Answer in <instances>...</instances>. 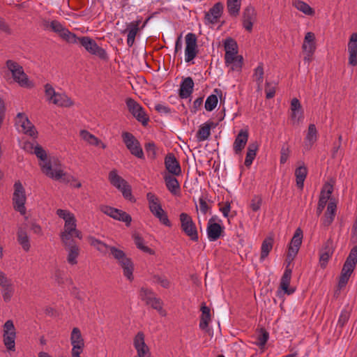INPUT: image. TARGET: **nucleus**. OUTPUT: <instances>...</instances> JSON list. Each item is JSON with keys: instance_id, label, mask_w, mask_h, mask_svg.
Here are the masks:
<instances>
[{"instance_id": "f257e3e1", "label": "nucleus", "mask_w": 357, "mask_h": 357, "mask_svg": "<svg viewBox=\"0 0 357 357\" xmlns=\"http://www.w3.org/2000/svg\"><path fill=\"white\" fill-rule=\"evenodd\" d=\"M40 160L39 165L43 174L49 178L59 181L66 176L61 163L55 158H48L45 150L38 144L33 152Z\"/></svg>"}, {"instance_id": "f03ea898", "label": "nucleus", "mask_w": 357, "mask_h": 357, "mask_svg": "<svg viewBox=\"0 0 357 357\" xmlns=\"http://www.w3.org/2000/svg\"><path fill=\"white\" fill-rule=\"evenodd\" d=\"M56 214L64 220L63 230L60 234L63 243H68L69 241L73 240V237L82 238V234L77 229V220L72 212L59 208L56 210Z\"/></svg>"}, {"instance_id": "7ed1b4c3", "label": "nucleus", "mask_w": 357, "mask_h": 357, "mask_svg": "<svg viewBox=\"0 0 357 357\" xmlns=\"http://www.w3.org/2000/svg\"><path fill=\"white\" fill-rule=\"evenodd\" d=\"M114 259L123 270L124 277L129 281L134 280V264L130 258L128 257L123 250L112 246L107 253Z\"/></svg>"}, {"instance_id": "20e7f679", "label": "nucleus", "mask_w": 357, "mask_h": 357, "mask_svg": "<svg viewBox=\"0 0 357 357\" xmlns=\"http://www.w3.org/2000/svg\"><path fill=\"white\" fill-rule=\"evenodd\" d=\"M70 43L80 44L89 53L95 55L102 60H107L108 55L106 51L98 46L97 43L88 36L77 37L75 34Z\"/></svg>"}, {"instance_id": "39448f33", "label": "nucleus", "mask_w": 357, "mask_h": 357, "mask_svg": "<svg viewBox=\"0 0 357 357\" xmlns=\"http://www.w3.org/2000/svg\"><path fill=\"white\" fill-rule=\"evenodd\" d=\"M6 66L10 71L14 81L17 82L19 86L26 89H31L34 87L35 85L33 82L29 79L26 74L24 73L22 66L18 63L12 60H8L6 61Z\"/></svg>"}, {"instance_id": "423d86ee", "label": "nucleus", "mask_w": 357, "mask_h": 357, "mask_svg": "<svg viewBox=\"0 0 357 357\" xmlns=\"http://www.w3.org/2000/svg\"><path fill=\"white\" fill-rule=\"evenodd\" d=\"M44 89L46 100L49 103L62 107L73 105V101L66 93L56 92L52 84H46Z\"/></svg>"}, {"instance_id": "0eeeda50", "label": "nucleus", "mask_w": 357, "mask_h": 357, "mask_svg": "<svg viewBox=\"0 0 357 357\" xmlns=\"http://www.w3.org/2000/svg\"><path fill=\"white\" fill-rule=\"evenodd\" d=\"M146 199L149 202V208L151 213L159 220L161 224L170 227L171 222L168 218L167 214L162 209L159 199L152 192L146 194Z\"/></svg>"}, {"instance_id": "6e6552de", "label": "nucleus", "mask_w": 357, "mask_h": 357, "mask_svg": "<svg viewBox=\"0 0 357 357\" xmlns=\"http://www.w3.org/2000/svg\"><path fill=\"white\" fill-rule=\"evenodd\" d=\"M108 180L113 186L121 192L125 199L130 201H135L132 195L130 185L125 179L119 175L116 169H112L109 172Z\"/></svg>"}, {"instance_id": "1a4fd4ad", "label": "nucleus", "mask_w": 357, "mask_h": 357, "mask_svg": "<svg viewBox=\"0 0 357 357\" xmlns=\"http://www.w3.org/2000/svg\"><path fill=\"white\" fill-rule=\"evenodd\" d=\"M13 188L14 192L12 198L13 208L21 215H24L26 212L25 207V204L26 202L25 189L20 181L15 182Z\"/></svg>"}, {"instance_id": "9d476101", "label": "nucleus", "mask_w": 357, "mask_h": 357, "mask_svg": "<svg viewBox=\"0 0 357 357\" xmlns=\"http://www.w3.org/2000/svg\"><path fill=\"white\" fill-rule=\"evenodd\" d=\"M181 231L192 241L197 242L199 240L198 230L192 217L186 213L179 215Z\"/></svg>"}, {"instance_id": "9b49d317", "label": "nucleus", "mask_w": 357, "mask_h": 357, "mask_svg": "<svg viewBox=\"0 0 357 357\" xmlns=\"http://www.w3.org/2000/svg\"><path fill=\"white\" fill-rule=\"evenodd\" d=\"M121 137L130 153L139 159H144V154L139 140L130 132H123Z\"/></svg>"}, {"instance_id": "f8f14e48", "label": "nucleus", "mask_w": 357, "mask_h": 357, "mask_svg": "<svg viewBox=\"0 0 357 357\" xmlns=\"http://www.w3.org/2000/svg\"><path fill=\"white\" fill-rule=\"evenodd\" d=\"M70 340L72 345L71 356L81 357L84 348V340L79 328L77 327L73 328Z\"/></svg>"}, {"instance_id": "ddd939ff", "label": "nucleus", "mask_w": 357, "mask_h": 357, "mask_svg": "<svg viewBox=\"0 0 357 357\" xmlns=\"http://www.w3.org/2000/svg\"><path fill=\"white\" fill-rule=\"evenodd\" d=\"M100 211L114 220L125 222L129 226L132 222L131 216L126 212L107 205H100Z\"/></svg>"}, {"instance_id": "4468645a", "label": "nucleus", "mask_w": 357, "mask_h": 357, "mask_svg": "<svg viewBox=\"0 0 357 357\" xmlns=\"http://www.w3.org/2000/svg\"><path fill=\"white\" fill-rule=\"evenodd\" d=\"M126 103L133 116L144 126L146 125L149 119L142 106L131 98H127Z\"/></svg>"}, {"instance_id": "2eb2a0df", "label": "nucleus", "mask_w": 357, "mask_h": 357, "mask_svg": "<svg viewBox=\"0 0 357 357\" xmlns=\"http://www.w3.org/2000/svg\"><path fill=\"white\" fill-rule=\"evenodd\" d=\"M15 124L21 128V131L33 139L38 136V131L34 125L29 121L27 116L24 113H18L16 116Z\"/></svg>"}, {"instance_id": "dca6fc26", "label": "nucleus", "mask_w": 357, "mask_h": 357, "mask_svg": "<svg viewBox=\"0 0 357 357\" xmlns=\"http://www.w3.org/2000/svg\"><path fill=\"white\" fill-rule=\"evenodd\" d=\"M0 289L5 302H9L15 292V288L12 280L0 271Z\"/></svg>"}, {"instance_id": "f3484780", "label": "nucleus", "mask_w": 357, "mask_h": 357, "mask_svg": "<svg viewBox=\"0 0 357 357\" xmlns=\"http://www.w3.org/2000/svg\"><path fill=\"white\" fill-rule=\"evenodd\" d=\"M15 337L16 333L13 322L11 320H8L3 326V342L8 350H15Z\"/></svg>"}, {"instance_id": "a211bd4d", "label": "nucleus", "mask_w": 357, "mask_h": 357, "mask_svg": "<svg viewBox=\"0 0 357 357\" xmlns=\"http://www.w3.org/2000/svg\"><path fill=\"white\" fill-rule=\"evenodd\" d=\"M133 346L137 351L136 357L151 356L149 346L145 342V335L143 332L139 331L133 338Z\"/></svg>"}, {"instance_id": "6ab92c4d", "label": "nucleus", "mask_w": 357, "mask_h": 357, "mask_svg": "<svg viewBox=\"0 0 357 357\" xmlns=\"http://www.w3.org/2000/svg\"><path fill=\"white\" fill-rule=\"evenodd\" d=\"M197 37L195 33H188L185 36V61H192L197 54Z\"/></svg>"}, {"instance_id": "aec40b11", "label": "nucleus", "mask_w": 357, "mask_h": 357, "mask_svg": "<svg viewBox=\"0 0 357 357\" xmlns=\"http://www.w3.org/2000/svg\"><path fill=\"white\" fill-rule=\"evenodd\" d=\"M224 6L220 2L213 5L209 10L205 13L204 20L206 24H215L223 13Z\"/></svg>"}, {"instance_id": "412c9836", "label": "nucleus", "mask_w": 357, "mask_h": 357, "mask_svg": "<svg viewBox=\"0 0 357 357\" xmlns=\"http://www.w3.org/2000/svg\"><path fill=\"white\" fill-rule=\"evenodd\" d=\"M335 250L334 242L331 238L328 239L320 251L319 264L321 268H325L328 260L332 257Z\"/></svg>"}, {"instance_id": "4be33fe9", "label": "nucleus", "mask_w": 357, "mask_h": 357, "mask_svg": "<svg viewBox=\"0 0 357 357\" xmlns=\"http://www.w3.org/2000/svg\"><path fill=\"white\" fill-rule=\"evenodd\" d=\"M224 228L215 222L213 218H210L207 223L206 234L210 241H215L222 236Z\"/></svg>"}, {"instance_id": "5701e85b", "label": "nucleus", "mask_w": 357, "mask_h": 357, "mask_svg": "<svg viewBox=\"0 0 357 357\" xmlns=\"http://www.w3.org/2000/svg\"><path fill=\"white\" fill-rule=\"evenodd\" d=\"M142 22V19L138 18L136 20H134L127 24L126 29L123 31L121 33H128L127 35V45L129 47H131L135 40V37L139 30V25Z\"/></svg>"}, {"instance_id": "b1692460", "label": "nucleus", "mask_w": 357, "mask_h": 357, "mask_svg": "<svg viewBox=\"0 0 357 357\" xmlns=\"http://www.w3.org/2000/svg\"><path fill=\"white\" fill-rule=\"evenodd\" d=\"M303 236V234L302 229L299 227L297 228L289 245L288 258L293 259L297 255L300 246L302 243Z\"/></svg>"}, {"instance_id": "393cba45", "label": "nucleus", "mask_w": 357, "mask_h": 357, "mask_svg": "<svg viewBox=\"0 0 357 357\" xmlns=\"http://www.w3.org/2000/svg\"><path fill=\"white\" fill-rule=\"evenodd\" d=\"M256 17L257 13L254 7L248 6L244 9L243 13V26L246 31H252Z\"/></svg>"}, {"instance_id": "a878e982", "label": "nucleus", "mask_w": 357, "mask_h": 357, "mask_svg": "<svg viewBox=\"0 0 357 357\" xmlns=\"http://www.w3.org/2000/svg\"><path fill=\"white\" fill-rule=\"evenodd\" d=\"M51 31L59 34L60 37L62 38L68 43L73 41L75 33L70 32L68 29L65 28L59 21L52 20L51 21Z\"/></svg>"}, {"instance_id": "bb28decb", "label": "nucleus", "mask_w": 357, "mask_h": 357, "mask_svg": "<svg viewBox=\"0 0 357 357\" xmlns=\"http://www.w3.org/2000/svg\"><path fill=\"white\" fill-rule=\"evenodd\" d=\"M165 165L166 169L172 175L178 176L181 174V168L179 162L173 153H169L165 158Z\"/></svg>"}, {"instance_id": "cd10ccee", "label": "nucleus", "mask_w": 357, "mask_h": 357, "mask_svg": "<svg viewBox=\"0 0 357 357\" xmlns=\"http://www.w3.org/2000/svg\"><path fill=\"white\" fill-rule=\"evenodd\" d=\"M248 137L249 134L248 130L242 129L239 131L233 144L235 154L238 155L241 153L248 142Z\"/></svg>"}, {"instance_id": "c85d7f7f", "label": "nucleus", "mask_w": 357, "mask_h": 357, "mask_svg": "<svg viewBox=\"0 0 357 357\" xmlns=\"http://www.w3.org/2000/svg\"><path fill=\"white\" fill-rule=\"evenodd\" d=\"M66 248L68 252L67 261L70 265H75L77 264V257L79 254V246L75 243L74 240L69 241L68 243H63Z\"/></svg>"}, {"instance_id": "c756f323", "label": "nucleus", "mask_w": 357, "mask_h": 357, "mask_svg": "<svg viewBox=\"0 0 357 357\" xmlns=\"http://www.w3.org/2000/svg\"><path fill=\"white\" fill-rule=\"evenodd\" d=\"M17 241L25 252H29L31 249L30 237L28 235L25 227L20 226L17 231Z\"/></svg>"}, {"instance_id": "7c9ffc66", "label": "nucleus", "mask_w": 357, "mask_h": 357, "mask_svg": "<svg viewBox=\"0 0 357 357\" xmlns=\"http://www.w3.org/2000/svg\"><path fill=\"white\" fill-rule=\"evenodd\" d=\"M318 139V132L314 124H310L304 139V149L310 150Z\"/></svg>"}, {"instance_id": "2f4dec72", "label": "nucleus", "mask_w": 357, "mask_h": 357, "mask_svg": "<svg viewBox=\"0 0 357 357\" xmlns=\"http://www.w3.org/2000/svg\"><path fill=\"white\" fill-rule=\"evenodd\" d=\"M292 271L287 266L282 276L280 284V289L286 294L291 295L295 291V289L289 287Z\"/></svg>"}, {"instance_id": "473e14b6", "label": "nucleus", "mask_w": 357, "mask_h": 357, "mask_svg": "<svg viewBox=\"0 0 357 357\" xmlns=\"http://www.w3.org/2000/svg\"><path fill=\"white\" fill-rule=\"evenodd\" d=\"M194 86V82L190 77L183 78L180 84L179 96L183 99L189 98L193 91Z\"/></svg>"}, {"instance_id": "72a5a7b5", "label": "nucleus", "mask_w": 357, "mask_h": 357, "mask_svg": "<svg viewBox=\"0 0 357 357\" xmlns=\"http://www.w3.org/2000/svg\"><path fill=\"white\" fill-rule=\"evenodd\" d=\"M357 263V245L354 246L350 251L342 271L351 275Z\"/></svg>"}, {"instance_id": "f704fd0d", "label": "nucleus", "mask_w": 357, "mask_h": 357, "mask_svg": "<svg viewBox=\"0 0 357 357\" xmlns=\"http://www.w3.org/2000/svg\"><path fill=\"white\" fill-rule=\"evenodd\" d=\"M225 50V60L230 61L232 56L238 54V45L236 42L231 38H227L224 42Z\"/></svg>"}, {"instance_id": "c9c22d12", "label": "nucleus", "mask_w": 357, "mask_h": 357, "mask_svg": "<svg viewBox=\"0 0 357 357\" xmlns=\"http://www.w3.org/2000/svg\"><path fill=\"white\" fill-rule=\"evenodd\" d=\"M174 175H170L165 174L163 176L166 187L167 190L173 195H178L180 194V184L174 176Z\"/></svg>"}, {"instance_id": "e433bc0d", "label": "nucleus", "mask_w": 357, "mask_h": 357, "mask_svg": "<svg viewBox=\"0 0 357 357\" xmlns=\"http://www.w3.org/2000/svg\"><path fill=\"white\" fill-rule=\"evenodd\" d=\"M303 52L314 53L316 50L315 35L312 32L306 33L302 45Z\"/></svg>"}, {"instance_id": "4c0bfd02", "label": "nucleus", "mask_w": 357, "mask_h": 357, "mask_svg": "<svg viewBox=\"0 0 357 357\" xmlns=\"http://www.w3.org/2000/svg\"><path fill=\"white\" fill-rule=\"evenodd\" d=\"M213 125V122H206L199 126L196 134V137L198 142H204L208 139L211 135V129Z\"/></svg>"}, {"instance_id": "58836bf2", "label": "nucleus", "mask_w": 357, "mask_h": 357, "mask_svg": "<svg viewBox=\"0 0 357 357\" xmlns=\"http://www.w3.org/2000/svg\"><path fill=\"white\" fill-rule=\"evenodd\" d=\"M89 242L91 246L95 248L98 252H100L102 255H107L109 249L112 246L106 244L103 241L96 238L93 236L88 237Z\"/></svg>"}, {"instance_id": "ea45409f", "label": "nucleus", "mask_w": 357, "mask_h": 357, "mask_svg": "<svg viewBox=\"0 0 357 357\" xmlns=\"http://www.w3.org/2000/svg\"><path fill=\"white\" fill-rule=\"evenodd\" d=\"M201 311L202 314L199 321V328L202 330H206L211 321L210 308L204 303L202 305Z\"/></svg>"}, {"instance_id": "a19ab883", "label": "nucleus", "mask_w": 357, "mask_h": 357, "mask_svg": "<svg viewBox=\"0 0 357 357\" xmlns=\"http://www.w3.org/2000/svg\"><path fill=\"white\" fill-rule=\"evenodd\" d=\"M307 174V167L304 165L297 167L295 170L296 182L297 187L303 190L304 181Z\"/></svg>"}, {"instance_id": "79ce46f5", "label": "nucleus", "mask_w": 357, "mask_h": 357, "mask_svg": "<svg viewBox=\"0 0 357 357\" xmlns=\"http://www.w3.org/2000/svg\"><path fill=\"white\" fill-rule=\"evenodd\" d=\"M225 65L229 66L232 71H241L243 66V58L241 55L236 54L232 56V59L229 61L225 60Z\"/></svg>"}, {"instance_id": "37998d69", "label": "nucleus", "mask_w": 357, "mask_h": 357, "mask_svg": "<svg viewBox=\"0 0 357 357\" xmlns=\"http://www.w3.org/2000/svg\"><path fill=\"white\" fill-rule=\"evenodd\" d=\"M293 5L298 10L306 15L313 16L315 13L314 10L310 5L301 0L294 1Z\"/></svg>"}, {"instance_id": "c03bdc74", "label": "nucleus", "mask_w": 357, "mask_h": 357, "mask_svg": "<svg viewBox=\"0 0 357 357\" xmlns=\"http://www.w3.org/2000/svg\"><path fill=\"white\" fill-rule=\"evenodd\" d=\"M241 6V0H227V8L231 16L236 17L239 15Z\"/></svg>"}, {"instance_id": "a18cd8bd", "label": "nucleus", "mask_w": 357, "mask_h": 357, "mask_svg": "<svg viewBox=\"0 0 357 357\" xmlns=\"http://www.w3.org/2000/svg\"><path fill=\"white\" fill-rule=\"evenodd\" d=\"M273 241L271 238H266L263 241L261 247V256L259 259L261 262L264 261L269 255L273 248Z\"/></svg>"}, {"instance_id": "49530a36", "label": "nucleus", "mask_w": 357, "mask_h": 357, "mask_svg": "<svg viewBox=\"0 0 357 357\" xmlns=\"http://www.w3.org/2000/svg\"><path fill=\"white\" fill-rule=\"evenodd\" d=\"M81 138L90 145L98 146L100 140L93 134L86 130H82L79 132Z\"/></svg>"}, {"instance_id": "de8ad7c7", "label": "nucleus", "mask_w": 357, "mask_h": 357, "mask_svg": "<svg viewBox=\"0 0 357 357\" xmlns=\"http://www.w3.org/2000/svg\"><path fill=\"white\" fill-rule=\"evenodd\" d=\"M258 146L256 144H251L248 147V151L245 160V165L249 167L256 157Z\"/></svg>"}, {"instance_id": "09e8293b", "label": "nucleus", "mask_w": 357, "mask_h": 357, "mask_svg": "<svg viewBox=\"0 0 357 357\" xmlns=\"http://www.w3.org/2000/svg\"><path fill=\"white\" fill-rule=\"evenodd\" d=\"M264 67L261 63H259L257 67L254 70L253 79L257 85L259 90L261 89L264 82Z\"/></svg>"}, {"instance_id": "8fccbe9b", "label": "nucleus", "mask_w": 357, "mask_h": 357, "mask_svg": "<svg viewBox=\"0 0 357 357\" xmlns=\"http://www.w3.org/2000/svg\"><path fill=\"white\" fill-rule=\"evenodd\" d=\"M134 241L137 248L144 252L150 255L154 254V251L151 248L144 245V241L139 235L136 234L134 236Z\"/></svg>"}, {"instance_id": "3c124183", "label": "nucleus", "mask_w": 357, "mask_h": 357, "mask_svg": "<svg viewBox=\"0 0 357 357\" xmlns=\"http://www.w3.org/2000/svg\"><path fill=\"white\" fill-rule=\"evenodd\" d=\"M333 192V181L326 183L321 190L319 198H325V200L328 201L331 199V194Z\"/></svg>"}, {"instance_id": "603ef678", "label": "nucleus", "mask_w": 357, "mask_h": 357, "mask_svg": "<svg viewBox=\"0 0 357 357\" xmlns=\"http://www.w3.org/2000/svg\"><path fill=\"white\" fill-rule=\"evenodd\" d=\"M218 99L216 95L211 94L208 96L205 102V109L208 111H213L217 106Z\"/></svg>"}, {"instance_id": "864d4df0", "label": "nucleus", "mask_w": 357, "mask_h": 357, "mask_svg": "<svg viewBox=\"0 0 357 357\" xmlns=\"http://www.w3.org/2000/svg\"><path fill=\"white\" fill-rule=\"evenodd\" d=\"M146 304L150 305L153 308L158 310L162 316L165 315L162 310V303L160 298L153 296Z\"/></svg>"}, {"instance_id": "5fc2aeb1", "label": "nucleus", "mask_w": 357, "mask_h": 357, "mask_svg": "<svg viewBox=\"0 0 357 357\" xmlns=\"http://www.w3.org/2000/svg\"><path fill=\"white\" fill-rule=\"evenodd\" d=\"M290 154V149L287 144H284L280 149V162L281 164H284L287 161Z\"/></svg>"}, {"instance_id": "6e6d98bb", "label": "nucleus", "mask_w": 357, "mask_h": 357, "mask_svg": "<svg viewBox=\"0 0 357 357\" xmlns=\"http://www.w3.org/2000/svg\"><path fill=\"white\" fill-rule=\"evenodd\" d=\"M145 150L147 153L148 157L151 159H155L156 157V146L153 142H149L145 144Z\"/></svg>"}, {"instance_id": "4d7b16f0", "label": "nucleus", "mask_w": 357, "mask_h": 357, "mask_svg": "<svg viewBox=\"0 0 357 357\" xmlns=\"http://www.w3.org/2000/svg\"><path fill=\"white\" fill-rule=\"evenodd\" d=\"M349 53L357 54V33H352L348 43Z\"/></svg>"}, {"instance_id": "13d9d810", "label": "nucleus", "mask_w": 357, "mask_h": 357, "mask_svg": "<svg viewBox=\"0 0 357 357\" xmlns=\"http://www.w3.org/2000/svg\"><path fill=\"white\" fill-rule=\"evenodd\" d=\"M350 313L347 310H342L340 312L338 321L337 326L340 328H343L344 325L347 323L349 319Z\"/></svg>"}, {"instance_id": "bf43d9fd", "label": "nucleus", "mask_w": 357, "mask_h": 357, "mask_svg": "<svg viewBox=\"0 0 357 357\" xmlns=\"http://www.w3.org/2000/svg\"><path fill=\"white\" fill-rule=\"evenodd\" d=\"M140 298L142 300L144 301L146 303L149 301L153 296V292L147 288H142L139 293Z\"/></svg>"}, {"instance_id": "052dcab7", "label": "nucleus", "mask_w": 357, "mask_h": 357, "mask_svg": "<svg viewBox=\"0 0 357 357\" xmlns=\"http://www.w3.org/2000/svg\"><path fill=\"white\" fill-rule=\"evenodd\" d=\"M268 333H267L266 331H263V333L259 335V336L257 337L255 344L262 349L265 347L268 340Z\"/></svg>"}, {"instance_id": "680f3d73", "label": "nucleus", "mask_w": 357, "mask_h": 357, "mask_svg": "<svg viewBox=\"0 0 357 357\" xmlns=\"http://www.w3.org/2000/svg\"><path fill=\"white\" fill-rule=\"evenodd\" d=\"M291 120L293 124H298L303 119V110H291Z\"/></svg>"}, {"instance_id": "e2e57ef3", "label": "nucleus", "mask_w": 357, "mask_h": 357, "mask_svg": "<svg viewBox=\"0 0 357 357\" xmlns=\"http://www.w3.org/2000/svg\"><path fill=\"white\" fill-rule=\"evenodd\" d=\"M153 282L160 284L163 288L167 289L170 286V282L169 280L164 277L160 275H155L153 277Z\"/></svg>"}, {"instance_id": "0e129e2a", "label": "nucleus", "mask_w": 357, "mask_h": 357, "mask_svg": "<svg viewBox=\"0 0 357 357\" xmlns=\"http://www.w3.org/2000/svg\"><path fill=\"white\" fill-rule=\"evenodd\" d=\"M38 143L35 142L26 141L22 143V149L27 153L33 154Z\"/></svg>"}, {"instance_id": "69168bd1", "label": "nucleus", "mask_w": 357, "mask_h": 357, "mask_svg": "<svg viewBox=\"0 0 357 357\" xmlns=\"http://www.w3.org/2000/svg\"><path fill=\"white\" fill-rule=\"evenodd\" d=\"M351 276V274L346 273L344 271H341V275L339 278L338 287L340 289H342L346 286L347 284L349 279Z\"/></svg>"}, {"instance_id": "338daca9", "label": "nucleus", "mask_w": 357, "mask_h": 357, "mask_svg": "<svg viewBox=\"0 0 357 357\" xmlns=\"http://www.w3.org/2000/svg\"><path fill=\"white\" fill-rule=\"evenodd\" d=\"M261 198L259 197H255L250 204V207L253 211H257L260 209L261 205Z\"/></svg>"}, {"instance_id": "774afa93", "label": "nucleus", "mask_w": 357, "mask_h": 357, "mask_svg": "<svg viewBox=\"0 0 357 357\" xmlns=\"http://www.w3.org/2000/svg\"><path fill=\"white\" fill-rule=\"evenodd\" d=\"M155 109L158 112L164 114H169L171 112V109L167 105L161 103L156 104L155 105Z\"/></svg>"}]
</instances>
